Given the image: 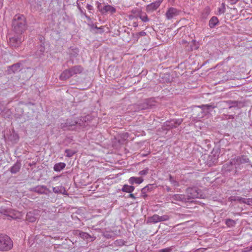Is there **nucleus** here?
<instances>
[{"instance_id":"nucleus-1","label":"nucleus","mask_w":252,"mask_h":252,"mask_svg":"<svg viewBox=\"0 0 252 252\" xmlns=\"http://www.w3.org/2000/svg\"><path fill=\"white\" fill-rule=\"evenodd\" d=\"M12 27L14 31L17 34H21L27 28L26 20L23 15L16 14L13 20Z\"/></svg>"},{"instance_id":"nucleus-2","label":"nucleus","mask_w":252,"mask_h":252,"mask_svg":"<svg viewBox=\"0 0 252 252\" xmlns=\"http://www.w3.org/2000/svg\"><path fill=\"white\" fill-rule=\"evenodd\" d=\"M13 247V242L9 236L0 234V251L8 252Z\"/></svg>"},{"instance_id":"nucleus-3","label":"nucleus","mask_w":252,"mask_h":252,"mask_svg":"<svg viewBox=\"0 0 252 252\" xmlns=\"http://www.w3.org/2000/svg\"><path fill=\"white\" fill-rule=\"evenodd\" d=\"M188 196L189 198H204V195L201 192L200 190L195 188H189L187 190Z\"/></svg>"},{"instance_id":"nucleus-4","label":"nucleus","mask_w":252,"mask_h":252,"mask_svg":"<svg viewBox=\"0 0 252 252\" xmlns=\"http://www.w3.org/2000/svg\"><path fill=\"white\" fill-rule=\"evenodd\" d=\"M180 13L181 10L176 8L171 7L168 8L165 13V16L167 20H171L174 17L179 15Z\"/></svg>"},{"instance_id":"nucleus-5","label":"nucleus","mask_w":252,"mask_h":252,"mask_svg":"<svg viewBox=\"0 0 252 252\" xmlns=\"http://www.w3.org/2000/svg\"><path fill=\"white\" fill-rule=\"evenodd\" d=\"M101 4L100 3H98L97 7L101 13L104 14L106 13H109L111 14H114L116 13V9L113 6L110 5H105L103 8H100V6Z\"/></svg>"},{"instance_id":"nucleus-6","label":"nucleus","mask_w":252,"mask_h":252,"mask_svg":"<svg viewBox=\"0 0 252 252\" xmlns=\"http://www.w3.org/2000/svg\"><path fill=\"white\" fill-rule=\"evenodd\" d=\"M161 1V0H158L147 5L146 8V11L150 12L157 10L160 5Z\"/></svg>"},{"instance_id":"nucleus-7","label":"nucleus","mask_w":252,"mask_h":252,"mask_svg":"<svg viewBox=\"0 0 252 252\" xmlns=\"http://www.w3.org/2000/svg\"><path fill=\"white\" fill-rule=\"evenodd\" d=\"M69 69L72 76L80 74L84 70L83 67L81 65H75Z\"/></svg>"},{"instance_id":"nucleus-8","label":"nucleus","mask_w":252,"mask_h":252,"mask_svg":"<svg viewBox=\"0 0 252 252\" xmlns=\"http://www.w3.org/2000/svg\"><path fill=\"white\" fill-rule=\"evenodd\" d=\"M21 41V37H11L9 38V44L10 46L16 47L20 45Z\"/></svg>"},{"instance_id":"nucleus-9","label":"nucleus","mask_w":252,"mask_h":252,"mask_svg":"<svg viewBox=\"0 0 252 252\" xmlns=\"http://www.w3.org/2000/svg\"><path fill=\"white\" fill-rule=\"evenodd\" d=\"M71 74L69 69L64 70L60 75V79L61 80H66L71 77Z\"/></svg>"},{"instance_id":"nucleus-10","label":"nucleus","mask_w":252,"mask_h":252,"mask_svg":"<svg viewBox=\"0 0 252 252\" xmlns=\"http://www.w3.org/2000/svg\"><path fill=\"white\" fill-rule=\"evenodd\" d=\"M144 180L142 177H131L128 179L130 184H140L143 182Z\"/></svg>"},{"instance_id":"nucleus-11","label":"nucleus","mask_w":252,"mask_h":252,"mask_svg":"<svg viewBox=\"0 0 252 252\" xmlns=\"http://www.w3.org/2000/svg\"><path fill=\"white\" fill-rule=\"evenodd\" d=\"M134 189L135 188L132 186L124 185L122 189V191L124 192L131 193Z\"/></svg>"},{"instance_id":"nucleus-12","label":"nucleus","mask_w":252,"mask_h":252,"mask_svg":"<svg viewBox=\"0 0 252 252\" xmlns=\"http://www.w3.org/2000/svg\"><path fill=\"white\" fill-rule=\"evenodd\" d=\"M66 164L63 162H59L56 163L54 166V170L55 171L59 172L63 170L65 167Z\"/></svg>"},{"instance_id":"nucleus-13","label":"nucleus","mask_w":252,"mask_h":252,"mask_svg":"<svg viewBox=\"0 0 252 252\" xmlns=\"http://www.w3.org/2000/svg\"><path fill=\"white\" fill-rule=\"evenodd\" d=\"M219 23V20L216 17H213L209 21V26L211 28L215 27Z\"/></svg>"},{"instance_id":"nucleus-14","label":"nucleus","mask_w":252,"mask_h":252,"mask_svg":"<svg viewBox=\"0 0 252 252\" xmlns=\"http://www.w3.org/2000/svg\"><path fill=\"white\" fill-rule=\"evenodd\" d=\"M148 220L150 222H154V223H157L158 222H160L159 216H158L157 214H155V215H153V216H152L151 217L149 218L148 219Z\"/></svg>"},{"instance_id":"nucleus-15","label":"nucleus","mask_w":252,"mask_h":252,"mask_svg":"<svg viewBox=\"0 0 252 252\" xmlns=\"http://www.w3.org/2000/svg\"><path fill=\"white\" fill-rule=\"evenodd\" d=\"M26 219L30 222H34L36 220V218L33 216L32 212H29L26 216Z\"/></svg>"},{"instance_id":"nucleus-16","label":"nucleus","mask_w":252,"mask_h":252,"mask_svg":"<svg viewBox=\"0 0 252 252\" xmlns=\"http://www.w3.org/2000/svg\"><path fill=\"white\" fill-rule=\"evenodd\" d=\"M47 190V188L44 186L37 187L35 188V191L40 194L45 193Z\"/></svg>"},{"instance_id":"nucleus-17","label":"nucleus","mask_w":252,"mask_h":252,"mask_svg":"<svg viewBox=\"0 0 252 252\" xmlns=\"http://www.w3.org/2000/svg\"><path fill=\"white\" fill-rule=\"evenodd\" d=\"M80 236L84 239H86L87 240L92 241V237L88 233L85 232H80L79 233Z\"/></svg>"},{"instance_id":"nucleus-18","label":"nucleus","mask_w":252,"mask_h":252,"mask_svg":"<svg viewBox=\"0 0 252 252\" xmlns=\"http://www.w3.org/2000/svg\"><path fill=\"white\" fill-rule=\"evenodd\" d=\"M182 122V119H178L177 120H176L175 121H173L170 122V123H171V124L169 126H170V127H171V128L176 127L178 126H179L181 124Z\"/></svg>"},{"instance_id":"nucleus-19","label":"nucleus","mask_w":252,"mask_h":252,"mask_svg":"<svg viewBox=\"0 0 252 252\" xmlns=\"http://www.w3.org/2000/svg\"><path fill=\"white\" fill-rule=\"evenodd\" d=\"M225 224L228 227H231L235 225L236 222L233 220L227 219L225 221Z\"/></svg>"},{"instance_id":"nucleus-20","label":"nucleus","mask_w":252,"mask_h":252,"mask_svg":"<svg viewBox=\"0 0 252 252\" xmlns=\"http://www.w3.org/2000/svg\"><path fill=\"white\" fill-rule=\"evenodd\" d=\"M173 198L176 201H184L185 200L184 195L182 194H175L173 196Z\"/></svg>"},{"instance_id":"nucleus-21","label":"nucleus","mask_w":252,"mask_h":252,"mask_svg":"<svg viewBox=\"0 0 252 252\" xmlns=\"http://www.w3.org/2000/svg\"><path fill=\"white\" fill-rule=\"evenodd\" d=\"M20 168V166L19 164H15L11 168V172L15 173L18 172Z\"/></svg>"},{"instance_id":"nucleus-22","label":"nucleus","mask_w":252,"mask_h":252,"mask_svg":"<svg viewBox=\"0 0 252 252\" xmlns=\"http://www.w3.org/2000/svg\"><path fill=\"white\" fill-rule=\"evenodd\" d=\"M20 68V64L19 63L15 64L12 65L9 69V71H10V70H12L13 72L16 71H17Z\"/></svg>"},{"instance_id":"nucleus-23","label":"nucleus","mask_w":252,"mask_h":252,"mask_svg":"<svg viewBox=\"0 0 252 252\" xmlns=\"http://www.w3.org/2000/svg\"><path fill=\"white\" fill-rule=\"evenodd\" d=\"M139 18L143 22H147L149 21V19L146 13H141L139 16Z\"/></svg>"},{"instance_id":"nucleus-24","label":"nucleus","mask_w":252,"mask_h":252,"mask_svg":"<svg viewBox=\"0 0 252 252\" xmlns=\"http://www.w3.org/2000/svg\"><path fill=\"white\" fill-rule=\"evenodd\" d=\"M149 172V169L148 168H145L144 170L140 171L138 174L141 176H144L148 174Z\"/></svg>"},{"instance_id":"nucleus-25","label":"nucleus","mask_w":252,"mask_h":252,"mask_svg":"<svg viewBox=\"0 0 252 252\" xmlns=\"http://www.w3.org/2000/svg\"><path fill=\"white\" fill-rule=\"evenodd\" d=\"M225 3H222L221 4V7L219 8V12L220 14H222V13H224L225 12Z\"/></svg>"},{"instance_id":"nucleus-26","label":"nucleus","mask_w":252,"mask_h":252,"mask_svg":"<svg viewBox=\"0 0 252 252\" xmlns=\"http://www.w3.org/2000/svg\"><path fill=\"white\" fill-rule=\"evenodd\" d=\"M169 219V217L167 215H163L162 216H159L160 221H163L167 220Z\"/></svg>"},{"instance_id":"nucleus-27","label":"nucleus","mask_w":252,"mask_h":252,"mask_svg":"<svg viewBox=\"0 0 252 252\" xmlns=\"http://www.w3.org/2000/svg\"><path fill=\"white\" fill-rule=\"evenodd\" d=\"M171 249L170 248H167L161 249L159 251V252H171Z\"/></svg>"},{"instance_id":"nucleus-28","label":"nucleus","mask_w":252,"mask_h":252,"mask_svg":"<svg viewBox=\"0 0 252 252\" xmlns=\"http://www.w3.org/2000/svg\"><path fill=\"white\" fill-rule=\"evenodd\" d=\"M226 0L230 4H235L239 1V0Z\"/></svg>"},{"instance_id":"nucleus-29","label":"nucleus","mask_w":252,"mask_h":252,"mask_svg":"<svg viewBox=\"0 0 252 252\" xmlns=\"http://www.w3.org/2000/svg\"><path fill=\"white\" fill-rule=\"evenodd\" d=\"M69 150H65V153L67 154V156L68 157H71L72 155H73V153H69Z\"/></svg>"},{"instance_id":"nucleus-30","label":"nucleus","mask_w":252,"mask_h":252,"mask_svg":"<svg viewBox=\"0 0 252 252\" xmlns=\"http://www.w3.org/2000/svg\"><path fill=\"white\" fill-rule=\"evenodd\" d=\"M207 107V108H211V107H212L213 108H215V106H211L210 105H208V104L207 105H203L202 106V107Z\"/></svg>"},{"instance_id":"nucleus-31","label":"nucleus","mask_w":252,"mask_h":252,"mask_svg":"<svg viewBox=\"0 0 252 252\" xmlns=\"http://www.w3.org/2000/svg\"><path fill=\"white\" fill-rule=\"evenodd\" d=\"M130 194H129L128 195V197H130V198H131L132 199H135V196L133 194L131 193H129Z\"/></svg>"},{"instance_id":"nucleus-32","label":"nucleus","mask_w":252,"mask_h":252,"mask_svg":"<svg viewBox=\"0 0 252 252\" xmlns=\"http://www.w3.org/2000/svg\"><path fill=\"white\" fill-rule=\"evenodd\" d=\"M76 124H77V122L75 121V122H73L72 124H68V126H74Z\"/></svg>"},{"instance_id":"nucleus-33","label":"nucleus","mask_w":252,"mask_h":252,"mask_svg":"<svg viewBox=\"0 0 252 252\" xmlns=\"http://www.w3.org/2000/svg\"><path fill=\"white\" fill-rule=\"evenodd\" d=\"M139 34L141 36H144V35H145V32H139Z\"/></svg>"},{"instance_id":"nucleus-34","label":"nucleus","mask_w":252,"mask_h":252,"mask_svg":"<svg viewBox=\"0 0 252 252\" xmlns=\"http://www.w3.org/2000/svg\"><path fill=\"white\" fill-rule=\"evenodd\" d=\"M3 5V0H0V8L2 7Z\"/></svg>"},{"instance_id":"nucleus-35","label":"nucleus","mask_w":252,"mask_h":252,"mask_svg":"<svg viewBox=\"0 0 252 252\" xmlns=\"http://www.w3.org/2000/svg\"><path fill=\"white\" fill-rule=\"evenodd\" d=\"M21 216V215L20 213L18 212V215L16 217H15L14 218L16 219L18 218H20Z\"/></svg>"},{"instance_id":"nucleus-36","label":"nucleus","mask_w":252,"mask_h":252,"mask_svg":"<svg viewBox=\"0 0 252 252\" xmlns=\"http://www.w3.org/2000/svg\"><path fill=\"white\" fill-rule=\"evenodd\" d=\"M53 190L54 192H58V190L56 189V188H53Z\"/></svg>"},{"instance_id":"nucleus-37","label":"nucleus","mask_w":252,"mask_h":252,"mask_svg":"<svg viewBox=\"0 0 252 252\" xmlns=\"http://www.w3.org/2000/svg\"><path fill=\"white\" fill-rule=\"evenodd\" d=\"M229 199H230V201H231V200H233V199L231 198H231H229Z\"/></svg>"}]
</instances>
